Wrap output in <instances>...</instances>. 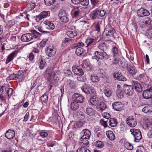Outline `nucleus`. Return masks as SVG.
Instances as JSON below:
<instances>
[{
    "instance_id": "1",
    "label": "nucleus",
    "mask_w": 152,
    "mask_h": 152,
    "mask_svg": "<svg viewBox=\"0 0 152 152\" xmlns=\"http://www.w3.org/2000/svg\"><path fill=\"white\" fill-rule=\"evenodd\" d=\"M41 36V34L40 33L35 30H33L31 31V33H28L23 34L21 37V39L22 41L28 42L35 39Z\"/></svg>"
},
{
    "instance_id": "2",
    "label": "nucleus",
    "mask_w": 152,
    "mask_h": 152,
    "mask_svg": "<svg viewBox=\"0 0 152 152\" xmlns=\"http://www.w3.org/2000/svg\"><path fill=\"white\" fill-rule=\"evenodd\" d=\"M130 132L134 137L135 142H138L141 139L142 136L140 130L133 129H131Z\"/></svg>"
},
{
    "instance_id": "3",
    "label": "nucleus",
    "mask_w": 152,
    "mask_h": 152,
    "mask_svg": "<svg viewBox=\"0 0 152 152\" xmlns=\"http://www.w3.org/2000/svg\"><path fill=\"white\" fill-rule=\"evenodd\" d=\"M84 8L81 7H75L73 9L74 16L77 18H80L83 15Z\"/></svg>"
},
{
    "instance_id": "4",
    "label": "nucleus",
    "mask_w": 152,
    "mask_h": 152,
    "mask_svg": "<svg viewBox=\"0 0 152 152\" xmlns=\"http://www.w3.org/2000/svg\"><path fill=\"white\" fill-rule=\"evenodd\" d=\"M103 34L105 35L107 37L108 36V38L113 37V28L110 25H107L106 26Z\"/></svg>"
},
{
    "instance_id": "5",
    "label": "nucleus",
    "mask_w": 152,
    "mask_h": 152,
    "mask_svg": "<svg viewBox=\"0 0 152 152\" xmlns=\"http://www.w3.org/2000/svg\"><path fill=\"white\" fill-rule=\"evenodd\" d=\"M45 52L48 56L51 57L55 55L56 51L55 48L51 46H49L46 48Z\"/></svg>"
},
{
    "instance_id": "6",
    "label": "nucleus",
    "mask_w": 152,
    "mask_h": 152,
    "mask_svg": "<svg viewBox=\"0 0 152 152\" xmlns=\"http://www.w3.org/2000/svg\"><path fill=\"white\" fill-rule=\"evenodd\" d=\"M94 54L96 58L98 59H107L109 57L107 53L104 51L102 52H100L97 51H95Z\"/></svg>"
},
{
    "instance_id": "7",
    "label": "nucleus",
    "mask_w": 152,
    "mask_h": 152,
    "mask_svg": "<svg viewBox=\"0 0 152 152\" xmlns=\"http://www.w3.org/2000/svg\"><path fill=\"white\" fill-rule=\"evenodd\" d=\"M126 122L127 124L132 127H134L137 124L136 119L133 116H130L128 117L126 120Z\"/></svg>"
},
{
    "instance_id": "8",
    "label": "nucleus",
    "mask_w": 152,
    "mask_h": 152,
    "mask_svg": "<svg viewBox=\"0 0 152 152\" xmlns=\"http://www.w3.org/2000/svg\"><path fill=\"white\" fill-rule=\"evenodd\" d=\"M58 16L61 21L62 22L66 23L69 21V15L64 11L60 12L58 15Z\"/></svg>"
},
{
    "instance_id": "9",
    "label": "nucleus",
    "mask_w": 152,
    "mask_h": 152,
    "mask_svg": "<svg viewBox=\"0 0 152 152\" xmlns=\"http://www.w3.org/2000/svg\"><path fill=\"white\" fill-rule=\"evenodd\" d=\"M142 96L146 99L152 98V87L144 90L142 93Z\"/></svg>"
},
{
    "instance_id": "10",
    "label": "nucleus",
    "mask_w": 152,
    "mask_h": 152,
    "mask_svg": "<svg viewBox=\"0 0 152 152\" xmlns=\"http://www.w3.org/2000/svg\"><path fill=\"white\" fill-rule=\"evenodd\" d=\"M72 98L74 101L77 103H81L84 101L85 99L84 97L78 94H74L72 96Z\"/></svg>"
},
{
    "instance_id": "11",
    "label": "nucleus",
    "mask_w": 152,
    "mask_h": 152,
    "mask_svg": "<svg viewBox=\"0 0 152 152\" xmlns=\"http://www.w3.org/2000/svg\"><path fill=\"white\" fill-rule=\"evenodd\" d=\"M123 90L124 91L125 94L128 96H131L133 94V88L131 85L128 86L125 84L124 86Z\"/></svg>"
},
{
    "instance_id": "12",
    "label": "nucleus",
    "mask_w": 152,
    "mask_h": 152,
    "mask_svg": "<svg viewBox=\"0 0 152 152\" xmlns=\"http://www.w3.org/2000/svg\"><path fill=\"white\" fill-rule=\"evenodd\" d=\"M132 86L135 90L138 92H140L142 90V88L141 85L137 81L132 80L131 81Z\"/></svg>"
},
{
    "instance_id": "13",
    "label": "nucleus",
    "mask_w": 152,
    "mask_h": 152,
    "mask_svg": "<svg viewBox=\"0 0 152 152\" xmlns=\"http://www.w3.org/2000/svg\"><path fill=\"white\" fill-rule=\"evenodd\" d=\"M137 14L139 17H143L149 16L150 13L147 10L141 8L137 10Z\"/></svg>"
},
{
    "instance_id": "14",
    "label": "nucleus",
    "mask_w": 152,
    "mask_h": 152,
    "mask_svg": "<svg viewBox=\"0 0 152 152\" xmlns=\"http://www.w3.org/2000/svg\"><path fill=\"white\" fill-rule=\"evenodd\" d=\"M66 35L70 38H73L77 35V32L73 27L68 28L66 32Z\"/></svg>"
},
{
    "instance_id": "15",
    "label": "nucleus",
    "mask_w": 152,
    "mask_h": 152,
    "mask_svg": "<svg viewBox=\"0 0 152 152\" xmlns=\"http://www.w3.org/2000/svg\"><path fill=\"white\" fill-rule=\"evenodd\" d=\"M112 106L114 109L117 111H121L124 109V104L119 102H114Z\"/></svg>"
},
{
    "instance_id": "16",
    "label": "nucleus",
    "mask_w": 152,
    "mask_h": 152,
    "mask_svg": "<svg viewBox=\"0 0 152 152\" xmlns=\"http://www.w3.org/2000/svg\"><path fill=\"white\" fill-rule=\"evenodd\" d=\"M82 135L80 139H89L91 135L90 131L87 129H84L81 132Z\"/></svg>"
},
{
    "instance_id": "17",
    "label": "nucleus",
    "mask_w": 152,
    "mask_h": 152,
    "mask_svg": "<svg viewBox=\"0 0 152 152\" xmlns=\"http://www.w3.org/2000/svg\"><path fill=\"white\" fill-rule=\"evenodd\" d=\"M73 72L76 75H83L84 74V72L82 69L80 68L79 67L76 66H73L72 68Z\"/></svg>"
},
{
    "instance_id": "18",
    "label": "nucleus",
    "mask_w": 152,
    "mask_h": 152,
    "mask_svg": "<svg viewBox=\"0 0 152 152\" xmlns=\"http://www.w3.org/2000/svg\"><path fill=\"white\" fill-rule=\"evenodd\" d=\"M23 72L20 75L16 74H13L10 75V80H16L19 79V80H22L23 78Z\"/></svg>"
},
{
    "instance_id": "19",
    "label": "nucleus",
    "mask_w": 152,
    "mask_h": 152,
    "mask_svg": "<svg viewBox=\"0 0 152 152\" xmlns=\"http://www.w3.org/2000/svg\"><path fill=\"white\" fill-rule=\"evenodd\" d=\"M50 14V12L49 11H43L41 12L38 16H37V19L40 20L42 19L46 18L47 16H49Z\"/></svg>"
},
{
    "instance_id": "20",
    "label": "nucleus",
    "mask_w": 152,
    "mask_h": 152,
    "mask_svg": "<svg viewBox=\"0 0 152 152\" xmlns=\"http://www.w3.org/2000/svg\"><path fill=\"white\" fill-rule=\"evenodd\" d=\"M15 134V132L14 131L9 129L6 131L5 136L8 139L11 140L14 137Z\"/></svg>"
},
{
    "instance_id": "21",
    "label": "nucleus",
    "mask_w": 152,
    "mask_h": 152,
    "mask_svg": "<svg viewBox=\"0 0 152 152\" xmlns=\"http://www.w3.org/2000/svg\"><path fill=\"white\" fill-rule=\"evenodd\" d=\"M99 102V98H98L96 95H94L90 99L91 104L93 106L96 105Z\"/></svg>"
},
{
    "instance_id": "22",
    "label": "nucleus",
    "mask_w": 152,
    "mask_h": 152,
    "mask_svg": "<svg viewBox=\"0 0 152 152\" xmlns=\"http://www.w3.org/2000/svg\"><path fill=\"white\" fill-rule=\"evenodd\" d=\"M114 77L115 79L121 81H126V79L125 77L118 72H115L114 73Z\"/></svg>"
},
{
    "instance_id": "23",
    "label": "nucleus",
    "mask_w": 152,
    "mask_h": 152,
    "mask_svg": "<svg viewBox=\"0 0 152 152\" xmlns=\"http://www.w3.org/2000/svg\"><path fill=\"white\" fill-rule=\"evenodd\" d=\"M98 9H96L92 11L90 13L89 16L92 20H95L97 18H98Z\"/></svg>"
},
{
    "instance_id": "24",
    "label": "nucleus",
    "mask_w": 152,
    "mask_h": 152,
    "mask_svg": "<svg viewBox=\"0 0 152 152\" xmlns=\"http://www.w3.org/2000/svg\"><path fill=\"white\" fill-rule=\"evenodd\" d=\"M127 69L129 72L132 75H135L137 72L134 66L129 64L127 65Z\"/></svg>"
},
{
    "instance_id": "25",
    "label": "nucleus",
    "mask_w": 152,
    "mask_h": 152,
    "mask_svg": "<svg viewBox=\"0 0 152 152\" xmlns=\"http://www.w3.org/2000/svg\"><path fill=\"white\" fill-rule=\"evenodd\" d=\"M43 23L45 25L46 28L48 29L52 30L55 28L54 24L49 21L45 20Z\"/></svg>"
},
{
    "instance_id": "26",
    "label": "nucleus",
    "mask_w": 152,
    "mask_h": 152,
    "mask_svg": "<svg viewBox=\"0 0 152 152\" xmlns=\"http://www.w3.org/2000/svg\"><path fill=\"white\" fill-rule=\"evenodd\" d=\"M145 120L146 127L150 131L152 130V122L148 117H145Z\"/></svg>"
},
{
    "instance_id": "27",
    "label": "nucleus",
    "mask_w": 152,
    "mask_h": 152,
    "mask_svg": "<svg viewBox=\"0 0 152 152\" xmlns=\"http://www.w3.org/2000/svg\"><path fill=\"white\" fill-rule=\"evenodd\" d=\"M96 40L95 39L93 38H88L86 41V47L91 45H94L96 43Z\"/></svg>"
},
{
    "instance_id": "28",
    "label": "nucleus",
    "mask_w": 152,
    "mask_h": 152,
    "mask_svg": "<svg viewBox=\"0 0 152 152\" xmlns=\"http://www.w3.org/2000/svg\"><path fill=\"white\" fill-rule=\"evenodd\" d=\"M142 111L145 113H152V106L149 105H146L142 109Z\"/></svg>"
},
{
    "instance_id": "29",
    "label": "nucleus",
    "mask_w": 152,
    "mask_h": 152,
    "mask_svg": "<svg viewBox=\"0 0 152 152\" xmlns=\"http://www.w3.org/2000/svg\"><path fill=\"white\" fill-rule=\"evenodd\" d=\"M106 134L107 137L111 140H113L115 138L114 134L111 131H107L106 132Z\"/></svg>"
},
{
    "instance_id": "30",
    "label": "nucleus",
    "mask_w": 152,
    "mask_h": 152,
    "mask_svg": "<svg viewBox=\"0 0 152 152\" xmlns=\"http://www.w3.org/2000/svg\"><path fill=\"white\" fill-rule=\"evenodd\" d=\"M48 94L46 92L42 95L41 97V100L42 102L47 104L48 102Z\"/></svg>"
},
{
    "instance_id": "31",
    "label": "nucleus",
    "mask_w": 152,
    "mask_h": 152,
    "mask_svg": "<svg viewBox=\"0 0 152 152\" xmlns=\"http://www.w3.org/2000/svg\"><path fill=\"white\" fill-rule=\"evenodd\" d=\"M109 124L111 127H115L117 124V120L114 118H111L109 121Z\"/></svg>"
},
{
    "instance_id": "32",
    "label": "nucleus",
    "mask_w": 152,
    "mask_h": 152,
    "mask_svg": "<svg viewBox=\"0 0 152 152\" xmlns=\"http://www.w3.org/2000/svg\"><path fill=\"white\" fill-rule=\"evenodd\" d=\"M114 63L115 64H117L119 66H123V63L119 56L115 57L113 60Z\"/></svg>"
},
{
    "instance_id": "33",
    "label": "nucleus",
    "mask_w": 152,
    "mask_h": 152,
    "mask_svg": "<svg viewBox=\"0 0 152 152\" xmlns=\"http://www.w3.org/2000/svg\"><path fill=\"white\" fill-rule=\"evenodd\" d=\"M107 108V106L104 102H101L98 106V109L100 112H102Z\"/></svg>"
},
{
    "instance_id": "34",
    "label": "nucleus",
    "mask_w": 152,
    "mask_h": 152,
    "mask_svg": "<svg viewBox=\"0 0 152 152\" xmlns=\"http://www.w3.org/2000/svg\"><path fill=\"white\" fill-rule=\"evenodd\" d=\"M84 52V50L80 47H78L76 50L75 53L78 56H82Z\"/></svg>"
},
{
    "instance_id": "35",
    "label": "nucleus",
    "mask_w": 152,
    "mask_h": 152,
    "mask_svg": "<svg viewBox=\"0 0 152 152\" xmlns=\"http://www.w3.org/2000/svg\"><path fill=\"white\" fill-rule=\"evenodd\" d=\"M78 103L74 101L71 104V108L73 110H77L79 107Z\"/></svg>"
},
{
    "instance_id": "36",
    "label": "nucleus",
    "mask_w": 152,
    "mask_h": 152,
    "mask_svg": "<svg viewBox=\"0 0 152 152\" xmlns=\"http://www.w3.org/2000/svg\"><path fill=\"white\" fill-rule=\"evenodd\" d=\"M98 47L101 50L104 51L106 50L107 48V46L104 42L99 43Z\"/></svg>"
},
{
    "instance_id": "37",
    "label": "nucleus",
    "mask_w": 152,
    "mask_h": 152,
    "mask_svg": "<svg viewBox=\"0 0 152 152\" xmlns=\"http://www.w3.org/2000/svg\"><path fill=\"white\" fill-rule=\"evenodd\" d=\"M86 113L87 114L91 116H92L94 115V110L90 107H88L86 109Z\"/></svg>"
},
{
    "instance_id": "38",
    "label": "nucleus",
    "mask_w": 152,
    "mask_h": 152,
    "mask_svg": "<svg viewBox=\"0 0 152 152\" xmlns=\"http://www.w3.org/2000/svg\"><path fill=\"white\" fill-rule=\"evenodd\" d=\"M91 79L92 82L96 83L99 82V78L97 75H91Z\"/></svg>"
},
{
    "instance_id": "39",
    "label": "nucleus",
    "mask_w": 152,
    "mask_h": 152,
    "mask_svg": "<svg viewBox=\"0 0 152 152\" xmlns=\"http://www.w3.org/2000/svg\"><path fill=\"white\" fill-rule=\"evenodd\" d=\"M15 54V52H12L9 55L5 63L6 64L9 63L13 59Z\"/></svg>"
},
{
    "instance_id": "40",
    "label": "nucleus",
    "mask_w": 152,
    "mask_h": 152,
    "mask_svg": "<svg viewBox=\"0 0 152 152\" xmlns=\"http://www.w3.org/2000/svg\"><path fill=\"white\" fill-rule=\"evenodd\" d=\"M112 51L113 54L114 58L119 56L118 55V48L115 46L113 47L112 49Z\"/></svg>"
},
{
    "instance_id": "41",
    "label": "nucleus",
    "mask_w": 152,
    "mask_h": 152,
    "mask_svg": "<svg viewBox=\"0 0 152 152\" xmlns=\"http://www.w3.org/2000/svg\"><path fill=\"white\" fill-rule=\"evenodd\" d=\"M88 90L89 91L88 93V94H91L93 96L96 95V91L94 87L89 86Z\"/></svg>"
},
{
    "instance_id": "42",
    "label": "nucleus",
    "mask_w": 152,
    "mask_h": 152,
    "mask_svg": "<svg viewBox=\"0 0 152 152\" xmlns=\"http://www.w3.org/2000/svg\"><path fill=\"white\" fill-rule=\"evenodd\" d=\"M124 146L127 149L129 150H132L133 148V146L132 144L128 142H125Z\"/></svg>"
},
{
    "instance_id": "43",
    "label": "nucleus",
    "mask_w": 152,
    "mask_h": 152,
    "mask_svg": "<svg viewBox=\"0 0 152 152\" xmlns=\"http://www.w3.org/2000/svg\"><path fill=\"white\" fill-rule=\"evenodd\" d=\"M96 146L99 148H102L104 145V143L100 141H97L95 143Z\"/></svg>"
},
{
    "instance_id": "44",
    "label": "nucleus",
    "mask_w": 152,
    "mask_h": 152,
    "mask_svg": "<svg viewBox=\"0 0 152 152\" xmlns=\"http://www.w3.org/2000/svg\"><path fill=\"white\" fill-rule=\"evenodd\" d=\"M125 93L124 92V91H122L121 89H118L117 91L116 94L117 96L118 97L120 96V98L123 97Z\"/></svg>"
},
{
    "instance_id": "45",
    "label": "nucleus",
    "mask_w": 152,
    "mask_h": 152,
    "mask_svg": "<svg viewBox=\"0 0 152 152\" xmlns=\"http://www.w3.org/2000/svg\"><path fill=\"white\" fill-rule=\"evenodd\" d=\"M77 152H90V151L86 148L82 147L78 148L77 151Z\"/></svg>"
},
{
    "instance_id": "46",
    "label": "nucleus",
    "mask_w": 152,
    "mask_h": 152,
    "mask_svg": "<svg viewBox=\"0 0 152 152\" xmlns=\"http://www.w3.org/2000/svg\"><path fill=\"white\" fill-rule=\"evenodd\" d=\"M145 35L148 38L152 39V28H151L148 30L145 33Z\"/></svg>"
},
{
    "instance_id": "47",
    "label": "nucleus",
    "mask_w": 152,
    "mask_h": 152,
    "mask_svg": "<svg viewBox=\"0 0 152 152\" xmlns=\"http://www.w3.org/2000/svg\"><path fill=\"white\" fill-rule=\"evenodd\" d=\"M104 93L105 95L107 97H109L111 96V92L108 88H106L104 90Z\"/></svg>"
},
{
    "instance_id": "48",
    "label": "nucleus",
    "mask_w": 152,
    "mask_h": 152,
    "mask_svg": "<svg viewBox=\"0 0 152 152\" xmlns=\"http://www.w3.org/2000/svg\"><path fill=\"white\" fill-rule=\"evenodd\" d=\"M55 1V0H44L45 4L47 6H50L53 4Z\"/></svg>"
},
{
    "instance_id": "49",
    "label": "nucleus",
    "mask_w": 152,
    "mask_h": 152,
    "mask_svg": "<svg viewBox=\"0 0 152 152\" xmlns=\"http://www.w3.org/2000/svg\"><path fill=\"white\" fill-rule=\"evenodd\" d=\"M89 86L88 85H86L85 86H83L81 88V90L83 92L85 93L88 94V89Z\"/></svg>"
},
{
    "instance_id": "50",
    "label": "nucleus",
    "mask_w": 152,
    "mask_h": 152,
    "mask_svg": "<svg viewBox=\"0 0 152 152\" xmlns=\"http://www.w3.org/2000/svg\"><path fill=\"white\" fill-rule=\"evenodd\" d=\"M99 75L102 77H104L105 75L106 74L103 69H100L98 70Z\"/></svg>"
},
{
    "instance_id": "51",
    "label": "nucleus",
    "mask_w": 152,
    "mask_h": 152,
    "mask_svg": "<svg viewBox=\"0 0 152 152\" xmlns=\"http://www.w3.org/2000/svg\"><path fill=\"white\" fill-rule=\"evenodd\" d=\"M46 64V62L45 61L42 59L39 62V68L41 69H42Z\"/></svg>"
},
{
    "instance_id": "52",
    "label": "nucleus",
    "mask_w": 152,
    "mask_h": 152,
    "mask_svg": "<svg viewBox=\"0 0 152 152\" xmlns=\"http://www.w3.org/2000/svg\"><path fill=\"white\" fill-rule=\"evenodd\" d=\"M7 86L5 84H4L2 86L0 87V94H3L7 89Z\"/></svg>"
},
{
    "instance_id": "53",
    "label": "nucleus",
    "mask_w": 152,
    "mask_h": 152,
    "mask_svg": "<svg viewBox=\"0 0 152 152\" xmlns=\"http://www.w3.org/2000/svg\"><path fill=\"white\" fill-rule=\"evenodd\" d=\"M89 3V0H80L79 4L83 6H87Z\"/></svg>"
},
{
    "instance_id": "54",
    "label": "nucleus",
    "mask_w": 152,
    "mask_h": 152,
    "mask_svg": "<svg viewBox=\"0 0 152 152\" xmlns=\"http://www.w3.org/2000/svg\"><path fill=\"white\" fill-rule=\"evenodd\" d=\"M48 41V39H44L41 41L39 43V45L41 47H43L45 46L47 42Z\"/></svg>"
},
{
    "instance_id": "55",
    "label": "nucleus",
    "mask_w": 152,
    "mask_h": 152,
    "mask_svg": "<svg viewBox=\"0 0 152 152\" xmlns=\"http://www.w3.org/2000/svg\"><path fill=\"white\" fill-rule=\"evenodd\" d=\"M100 123L101 125L104 128L107 127V121H105L103 119H101L100 121Z\"/></svg>"
},
{
    "instance_id": "56",
    "label": "nucleus",
    "mask_w": 152,
    "mask_h": 152,
    "mask_svg": "<svg viewBox=\"0 0 152 152\" xmlns=\"http://www.w3.org/2000/svg\"><path fill=\"white\" fill-rule=\"evenodd\" d=\"M88 139H81L80 140L81 142L82 143H83L82 145H84L87 146L88 145L89 142L88 140Z\"/></svg>"
},
{
    "instance_id": "57",
    "label": "nucleus",
    "mask_w": 152,
    "mask_h": 152,
    "mask_svg": "<svg viewBox=\"0 0 152 152\" xmlns=\"http://www.w3.org/2000/svg\"><path fill=\"white\" fill-rule=\"evenodd\" d=\"M39 135L42 137L45 138L48 135V133L47 132H42L39 133Z\"/></svg>"
},
{
    "instance_id": "58",
    "label": "nucleus",
    "mask_w": 152,
    "mask_h": 152,
    "mask_svg": "<svg viewBox=\"0 0 152 152\" xmlns=\"http://www.w3.org/2000/svg\"><path fill=\"white\" fill-rule=\"evenodd\" d=\"M13 90L12 88H9L7 90V94L9 96H10L12 94Z\"/></svg>"
},
{
    "instance_id": "59",
    "label": "nucleus",
    "mask_w": 152,
    "mask_h": 152,
    "mask_svg": "<svg viewBox=\"0 0 152 152\" xmlns=\"http://www.w3.org/2000/svg\"><path fill=\"white\" fill-rule=\"evenodd\" d=\"M77 117L80 120L83 119L85 118L84 115L82 113H80L77 115Z\"/></svg>"
},
{
    "instance_id": "60",
    "label": "nucleus",
    "mask_w": 152,
    "mask_h": 152,
    "mask_svg": "<svg viewBox=\"0 0 152 152\" xmlns=\"http://www.w3.org/2000/svg\"><path fill=\"white\" fill-rule=\"evenodd\" d=\"M98 11L99 12L98 13V16L103 17L105 15V12L104 10H98Z\"/></svg>"
},
{
    "instance_id": "61",
    "label": "nucleus",
    "mask_w": 152,
    "mask_h": 152,
    "mask_svg": "<svg viewBox=\"0 0 152 152\" xmlns=\"http://www.w3.org/2000/svg\"><path fill=\"white\" fill-rule=\"evenodd\" d=\"M84 44L82 42H79L76 45L74 46L75 48L83 47L84 46Z\"/></svg>"
},
{
    "instance_id": "62",
    "label": "nucleus",
    "mask_w": 152,
    "mask_h": 152,
    "mask_svg": "<svg viewBox=\"0 0 152 152\" xmlns=\"http://www.w3.org/2000/svg\"><path fill=\"white\" fill-rule=\"evenodd\" d=\"M102 116L104 118L108 119L110 117V115L107 113H104L102 114Z\"/></svg>"
},
{
    "instance_id": "63",
    "label": "nucleus",
    "mask_w": 152,
    "mask_h": 152,
    "mask_svg": "<svg viewBox=\"0 0 152 152\" xmlns=\"http://www.w3.org/2000/svg\"><path fill=\"white\" fill-rule=\"evenodd\" d=\"M16 23L15 21V19H12L10 20L8 22V23L9 24V25L10 26H12L13 25H14Z\"/></svg>"
},
{
    "instance_id": "64",
    "label": "nucleus",
    "mask_w": 152,
    "mask_h": 152,
    "mask_svg": "<svg viewBox=\"0 0 152 152\" xmlns=\"http://www.w3.org/2000/svg\"><path fill=\"white\" fill-rule=\"evenodd\" d=\"M95 30L99 31L100 29V25L99 23L96 24L95 26Z\"/></svg>"
}]
</instances>
